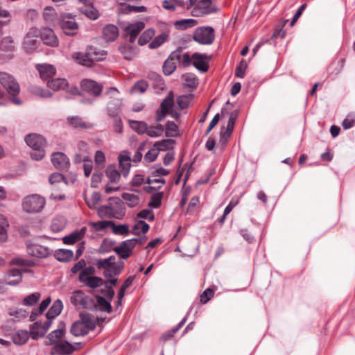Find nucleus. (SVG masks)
I'll return each instance as SVG.
<instances>
[{"label": "nucleus", "mask_w": 355, "mask_h": 355, "mask_svg": "<svg viewBox=\"0 0 355 355\" xmlns=\"http://www.w3.org/2000/svg\"><path fill=\"white\" fill-rule=\"evenodd\" d=\"M65 334L64 324H60V327L51 331L47 336L46 344L54 345L51 349V354H67L72 352L71 345L64 340Z\"/></svg>", "instance_id": "f257e3e1"}, {"label": "nucleus", "mask_w": 355, "mask_h": 355, "mask_svg": "<svg viewBox=\"0 0 355 355\" xmlns=\"http://www.w3.org/2000/svg\"><path fill=\"white\" fill-rule=\"evenodd\" d=\"M107 52L94 46H89L85 53H75L72 58L79 64L91 67L94 62H99L105 59Z\"/></svg>", "instance_id": "f03ea898"}, {"label": "nucleus", "mask_w": 355, "mask_h": 355, "mask_svg": "<svg viewBox=\"0 0 355 355\" xmlns=\"http://www.w3.org/2000/svg\"><path fill=\"white\" fill-rule=\"evenodd\" d=\"M24 140L26 144L33 149L31 153V157L33 159L39 161L44 157L46 154L44 147L46 143L42 135L31 133L26 135Z\"/></svg>", "instance_id": "7ed1b4c3"}, {"label": "nucleus", "mask_w": 355, "mask_h": 355, "mask_svg": "<svg viewBox=\"0 0 355 355\" xmlns=\"http://www.w3.org/2000/svg\"><path fill=\"white\" fill-rule=\"evenodd\" d=\"M0 83L6 89L10 96V100L14 104L21 105L22 102L20 98L17 97L20 88L14 77L8 73L0 72Z\"/></svg>", "instance_id": "20e7f679"}, {"label": "nucleus", "mask_w": 355, "mask_h": 355, "mask_svg": "<svg viewBox=\"0 0 355 355\" xmlns=\"http://www.w3.org/2000/svg\"><path fill=\"white\" fill-rule=\"evenodd\" d=\"M46 205V199L39 194H30L22 199V209L28 214L41 212Z\"/></svg>", "instance_id": "39448f33"}, {"label": "nucleus", "mask_w": 355, "mask_h": 355, "mask_svg": "<svg viewBox=\"0 0 355 355\" xmlns=\"http://www.w3.org/2000/svg\"><path fill=\"white\" fill-rule=\"evenodd\" d=\"M98 269H103V275L111 277L121 272L123 269L122 264L115 262V257L111 256L107 259H100L96 263Z\"/></svg>", "instance_id": "423d86ee"}, {"label": "nucleus", "mask_w": 355, "mask_h": 355, "mask_svg": "<svg viewBox=\"0 0 355 355\" xmlns=\"http://www.w3.org/2000/svg\"><path fill=\"white\" fill-rule=\"evenodd\" d=\"M193 38L200 44L209 45L215 38L214 30L210 26L198 27L195 30Z\"/></svg>", "instance_id": "0eeeda50"}, {"label": "nucleus", "mask_w": 355, "mask_h": 355, "mask_svg": "<svg viewBox=\"0 0 355 355\" xmlns=\"http://www.w3.org/2000/svg\"><path fill=\"white\" fill-rule=\"evenodd\" d=\"M174 95L172 92H168L167 96L162 102L159 108L157 110V121H162L167 114H171L173 117H178L179 114L173 113Z\"/></svg>", "instance_id": "6e6552de"}, {"label": "nucleus", "mask_w": 355, "mask_h": 355, "mask_svg": "<svg viewBox=\"0 0 355 355\" xmlns=\"http://www.w3.org/2000/svg\"><path fill=\"white\" fill-rule=\"evenodd\" d=\"M47 86L54 91L64 90L72 95L79 94L78 87L73 85H69L65 78H58L48 80Z\"/></svg>", "instance_id": "1a4fd4ad"}, {"label": "nucleus", "mask_w": 355, "mask_h": 355, "mask_svg": "<svg viewBox=\"0 0 355 355\" xmlns=\"http://www.w3.org/2000/svg\"><path fill=\"white\" fill-rule=\"evenodd\" d=\"M39 31L36 28H31L26 34L24 42L23 48L26 52L31 53L35 51L40 45L38 40Z\"/></svg>", "instance_id": "9d476101"}, {"label": "nucleus", "mask_w": 355, "mask_h": 355, "mask_svg": "<svg viewBox=\"0 0 355 355\" xmlns=\"http://www.w3.org/2000/svg\"><path fill=\"white\" fill-rule=\"evenodd\" d=\"M138 243L142 244L143 241L140 239H128L122 242L119 246L115 247L114 250L121 258L127 259L131 255L132 250Z\"/></svg>", "instance_id": "9b49d317"}, {"label": "nucleus", "mask_w": 355, "mask_h": 355, "mask_svg": "<svg viewBox=\"0 0 355 355\" xmlns=\"http://www.w3.org/2000/svg\"><path fill=\"white\" fill-rule=\"evenodd\" d=\"M60 27L67 35H75L78 29V26L73 17L69 15H63L60 19Z\"/></svg>", "instance_id": "f8f14e48"}, {"label": "nucleus", "mask_w": 355, "mask_h": 355, "mask_svg": "<svg viewBox=\"0 0 355 355\" xmlns=\"http://www.w3.org/2000/svg\"><path fill=\"white\" fill-rule=\"evenodd\" d=\"M26 251L29 255L37 258L46 257L51 253V250L47 247L39 245L33 241H28L26 243Z\"/></svg>", "instance_id": "ddd939ff"}, {"label": "nucleus", "mask_w": 355, "mask_h": 355, "mask_svg": "<svg viewBox=\"0 0 355 355\" xmlns=\"http://www.w3.org/2000/svg\"><path fill=\"white\" fill-rule=\"evenodd\" d=\"M216 11L217 8L213 3L208 0H200L198 2L192 12L193 16L198 17L214 13Z\"/></svg>", "instance_id": "4468645a"}, {"label": "nucleus", "mask_w": 355, "mask_h": 355, "mask_svg": "<svg viewBox=\"0 0 355 355\" xmlns=\"http://www.w3.org/2000/svg\"><path fill=\"white\" fill-rule=\"evenodd\" d=\"M51 325V321L46 320L45 322H36L33 324L31 327V334L33 339H38L39 338L43 337L49 330Z\"/></svg>", "instance_id": "2eb2a0df"}, {"label": "nucleus", "mask_w": 355, "mask_h": 355, "mask_svg": "<svg viewBox=\"0 0 355 355\" xmlns=\"http://www.w3.org/2000/svg\"><path fill=\"white\" fill-rule=\"evenodd\" d=\"M180 59V51L173 52L163 65V72L165 75L169 76L173 73L177 67L178 61Z\"/></svg>", "instance_id": "dca6fc26"}, {"label": "nucleus", "mask_w": 355, "mask_h": 355, "mask_svg": "<svg viewBox=\"0 0 355 355\" xmlns=\"http://www.w3.org/2000/svg\"><path fill=\"white\" fill-rule=\"evenodd\" d=\"M82 89L94 96H98L101 94L103 89V86L96 81L91 79H85L81 82Z\"/></svg>", "instance_id": "f3484780"}, {"label": "nucleus", "mask_w": 355, "mask_h": 355, "mask_svg": "<svg viewBox=\"0 0 355 355\" xmlns=\"http://www.w3.org/2000/svg\"><path fill=\"white\" fill-rule=\"evenodd\" d=\"M41 40L44 44L51 46H55L58 44V40L53 31L49 28L44 27L39 31Z\"/></svg>", "instance_id": "a211bd4d"}, {"label": "nucleus", "mask_w": 355, "mask_h": 355, "mask_svg": "<svg viewBox=\"0 0 355 355\" xmlns=\"http://www.w3.org/2000/svg\"><path fill=\"white\" fill-rule=\"evenodd\" d=\"M144 23L137 21L133 24H128L124 26V31L130 36L129 41L133 43L139 33L144 29Z\"/></svg>", "instance_id": "6ab92c4d"}, {"label": "nucleus", "mask_w": 355, "mask_h": 355, "mask_svg": "<svg viewBox=\"0 0 355 355\" xmlns=\"http://www.w3.org/2000/svg\"><path fill=\"white\" fill-rule=\"evenodd\" d=\"M51 162L58 169H66L69 166V159L65 154L55 152L51 155Z\"/></svg>", "instance_id": "aec40b11"}, {"label": "nucleus", "mask_w": 355, "mask_h": 355, "mask_svg": "<svg viewBox=\"0 0 355 355\" xmlns=\"http://www.w3.org/2000/svg\"><path fill=\"white\" fill-rule=\"evenodd\" d=\"M193 64L198 70L206 72L208 70L209 57L205 54L195 53L192 55Z\"/></svg>", "instance_id": "412c9836"}, {"label": "nucleus", "mask_w": 355, "mask_h": 355, "mask_svg": "<svg viewBox=\"0 0 355 355\" xmlns=\"http://www.w3.org/2000/svg\"><path fill=\"white\" fill-rule=\"evenodd\" d=\"M119 164L121 168V175L127 177L131 167L130 155L127 151H123L119 156Z\"/></svg>", "instance_id": "4be33fe9"}, {"label": "nucleus", "mask_w": 355, "mask_h": 355, "mask_svg": "<svg viewBox=\"0 0 355 355\" xmlns=\"http://www.w3.org/2000/svg\"><path fill=\"white\" fill-rule=\"evenodd\" d=\"M21 271L17 268H12L7 271L5 276V283L9 286H16L21 282Z\"/></svg>", "instance_id": "5701e85b"}, {"label": "nucleus", "mask_w": 355, "mask_h": 355, "mask_svg": "<svg viewBox=\"0 0 355 355\" xmlns=\"http://www.w3.org/2000/svg\"><path fill=\"white\" fill-rule=\"evenodd\" d=\"M36 69L42 80H48L52 78L56 73L54 66L49 64H38L36 65Z\"/></svg>", "instance_id": "b1692460"}, {"label": "nucleus", "mask_w": 355, "mask_h": 355, "mask_svg": "<svg viewBox=\"0 0 355 355\" xmlns=\"http://www.w3.org/2000/svg\"><path fill=\"white\" fill-rule=\"evenodd\" d=\"M88 297L81 291H76L72 293L71 302L76 306L86 308L87 306Z\"/></svg>", "instance_id": "393cba45"}, {"label": "nucleus", "mask_w": 355, "mask_h": 355, "mask_svg": "<svg viewBox=\"0 0 355 355\" xmlns=\"http://www.w3.org/2000/svg\"><path fill=\"white\" fill-rule=\"evenodd\" d=\"M92 328L85 321H77L73 324L71 333L75 336H82L87 334Z\"/></svg>", "instance_id": "a878e982"}, {"label": "nucleus", "mask_w": 355, "mask_h": 355, "mask_svg": "<svg viewBox=\"0 0 355 355\" xmlns=\"http://www.w3.org/2000/svg\"><path fill=\"white\" fill-rule=\"evenodd\" d=\"M79 280L88 287L92 288L99 287L103 284V279L96 276L87 277L83 275H79Z\"/></svg>", "instance_id": "bb28decb"}, {"label": "nucleus", "mask_w": 355, "mask_h": 355, "mask_svg": "<svg viewBox=\"0 0 355 355\" xmlns=\"http://www.w3.org/2000/svg\"><path fill=\"white\" fill-rule=\"evenodd\" d=\"M103 35L107 42H113L119 35L118 28L112 24L107 25L103 29Z\"/></svg>", "instance_id": "cd10ccee"}, {"label": "nucleus", "mask_w": 355, "mask_h": 355, "mask_svg": "<svg viewBox=\"0 0 355 355\" xmlns=\"http://www.w3.org/2000/svg\"><path fill=\"white\" fill-rule=\"evenodd\" d=\"M31 336V331L29 332L26 330H19L13 334L12 339L15 344L21 345L27 342Z\"/></svg>", "instance_id": "c85d7f7f"}, {"label": "nucleus", "mask_w": 355, "mask_h": 355, "mask_svg": "<svg viewBox=\"0 0 355 355\" xmlns=\"http://www.w3.org/2000/svg\"><path fill=\"white\" fill-rule=\"evenodd\" d=\"M105 174L110 183L117 184L119 182L121 172L120 173L114 165H109L105 170Z\"/></svg>", "instance_id": "c756f323"}, {"label": "nucleus", "mask_w": 355, "mask_h": 355, "mask_svg": "<svg viewBox=\"0 0 355 355\" xmlns=\"http://www.w3.org/2000/svg\"><path fill=\"white\" fill-rule=\"evenodd\" d=\"M86 232V227H82L80 230H76L69 235L64 237L63 241L65 244H73L80 240Z\"/></svg>", "instance_id": "7c9ffc66"}, {"label": "nucleus", "mask_w": 355, "mask_h": 355, "mask_svg": "<svg viewBox=\"0 0 355 355\" xmlns=\"http://www.w3.org/2000/svg\"><path fill=\"white\" fill-rule=\"evenodd\" d=\"M86 232V227H82L80 230H76L69 235L64 237L63 241L65 244H73L80 240Z\"/></svg>", "instance_id": "2f4dec72"}, {"label": "nucleus", "mask_w": 355, "mask_h": 355, "mask_svg": "<svg viewBox=\"0 0 355 355\" xmlns=\"http://www.w3.org/2000/svg\"><path fill=\"white\" fill-rule=\"evenodd\" d=\"M80 10L83 14H84L90 19L95 20L99 17V12L98 10L91 4L85 5L83 8H80Z\"/></svg>", "instance_id": "473e14b6"}, {"label": "nucleus", "mask_w": 355, "mask_h": 355, "mask_svg": "<svg viewBox=\"0 0 355 355\" xmlns=\"http://www.w3.org/2000/svg\"><path fill=\"white\" fill-rule=\"evenodd\" d=\"M73 251L65 249L58 250L55 253V257L59 261L67 262L71 259L73 257Z\"/></svg>", "instance_id": "72a5a7b5"}, {"label": "nucleus", "mask_w": 355, "mask_h": 355, "mask_svg": "<svg viewBox=\"0 0 355 355\" xmlns=\"http://www.w3.org/2000/svg\"><path fill=\"white\" fill-rule=\"evenodd\" d=\"M121 197L130 207H136L139 204V197L135 193H123Z\"/></svg>", "instance_id": "f704fd0d"}, {"label": "nucleus", "mask_w": 355, "mask_h": 355, "mask_svg": "<svg viewBox=\"0 0 355 355\" xmlns=\"http://www.w3.org/2000/svg\"><path fill=\"white\" fill-rule=\"evenodd\" d=\"M130 128L138 134H144L147 131V123L141 121L129 120Z\"/></svg>", "instance_id": "c9c22d12"}, {"label": "nucleus", "mask_w": 355, "mask_h": 355, "mask_svg": "<svg viewBox=\"0 0 355 355\" xmlns=\"http://www.w3.org/2000/svg\"><path fill=\"white\" fill-rule=\"evenodd\" d=\"M197 24V21L194 19H185L176 21L174 25L178 29L185 30L188 28L195 26Z\"/></svg>", "instance_id": "e433bc0d"}, {"label": "nucleus", "mask_w": 355, "mask_h": 355, "mask_svg": "<svg viewBox=\"0 0 355 355\" xmlns=\"http://www.w3.org/2000/svg\"><path fill=\"white\" fill-rule=\"evenodd\" d=\"M96 307L102 311L110 313L112 311V306L110 302L107 301L103 297H96Z\"/></svg>", "instance_id": "4c0bfd02"}, {"label": "nucleus", "mask_w": 355, "mask_h": 355, "mask_svg": "<svg viewBox=\"0 0 355 355\" xmlns=\"http://www.w3.org/2000/svg\"><path fill=\"white\" fill-rule=\"evenodd\" d=\"M66 222L63 217L55 218L51 225V229L54 232H60L65 227Z\"/></svg>", "instance_id": "58836bf2"}, {"label": "nucleus", "mask_w": 355, "mask_h": 355, "mask_svg": "<svg viewBox=\"0 0 355 355\" xmlns=\"http://www.w3.org/2000/svg\"><path fill=\"white\" fill-rule=\"evenodd\" d=\"M101 198V196L99 193L94 192L90 196H87L85 197V201L89 208L94 209L98 204Z\"/></svg>", "instance_id": "ea45409f"}, {"label": "nucleus", "mask_w": 355, "mask_h": 355, "mask_svg": "<svg viewBox=\"0 0 355 355\" xmlns=\"http://www.w3.org/2000/svg\"><path fill=\"white\" fill-rule=\"evenodd\" d=\"M162 7L168 10L174 11L178 7L183 6L182 0H164Z\"/></svg>", "instance_id": "a19ab883"}, {"label": "nucleus", "mask_w": 355, "mask_h": 355, "mask_svg": "<svg viewBox=\"0 0 355 355\" xmlns=\"http://www.w3.org/2000/svg\"><path fill=\"white\" fill-rule=\"evenodd\" d=\"M168 38L166 33H162L155 37V38L149 44L148 46L151 49H155L163 44Z\"/></svg>", "instance_id": "79ce46f5"}, {"label": "nucleus", "mask_w": 355, "mask_h": 355, "mask_svg": "<svg viewBox=\"0 0 355 355\" xmlns=\"http://www.w3.org/2000/svg\"><path fill=\"white\" fill-rule=\"evenodd\" d=\"M149 230V225L142 220H138L132 228V234H139L141 232L145 234Z\"/></svg>", "instance_id": "37998d69"}, {"label": "nucleus", "mask_w": 355, "mask_h": 355, "mask_svg": "<svg viewBox=\"0 0 355 355\" xmlns=\"http://www.w3.org/2000/svg\"><path fill=\"white\" fill-rule=\"evenodd\" d=\"M114 241L110 239H105L98 248V252L101 254L110 252L112 249L114 250Z\"/></svg>", "instance_id": "c03bdc74"}, {"label": "nucleus", "mask_w": 355, "mask_h": 355, "mask_svg": "<svg viewBox=\"0 0 355 355\" xmlns=\"http://www.w3.org/2000/svg\"><path fill=\"white\" fill-rule=\"evenodd\" d=\"M164 132V127L161 124L155 126H147V131L146 133L150 137H158L162 135Z\"/></svg>", "instance_id": "a18cd8bd"}, {"label": "nucleus", "mask_w": 355, "mask_h": 355, "mask_svg": "<svg viewBox=\"0 0 355 355\" xmlns=\"http://www.w3.org/2000/svg\"><path fill=\"white\" fill-rule=\"evenodd\" d=\"M149 173L152 177L162 178V176L167 175L169 173V171L164 168L160 165H155L149 168Z\"/></svg>", "instance_id": "49530a36"}, {"label": "nucleus", "mask_w": 355, "mask_h": 355, "mask_svg": "<svg viewBox=\"0 0 355 355\" xmlns=\"http://www.w3.org/2000/svg\"><path fill=\"white\" fill-rule=\"evenodd\" d=\"M155 31L152 28L145 31L139 38L138 43L139 45L143 46L147 44L155 35Z\"/></svg>", "instance_id": "de8ad7c7"}, {"label": "nucleus", "mask_w": 355, "mask_h": 355, "mask_svg": "<svg viewBox=\"0 0 355 355\" xmlns=\"http://www.w3.org/2000/svg\"><path fill=\"white\" fill-rule=\"evenodd\" d=\"M165 180L161 177L153 178V186H145L144 189L147 192H152L153 190L159 189L164 184Z\"/></svg>", "instance_id": "09e8293b"}, {"label": "nucleus", "mask_w": 355, "mask_h": 355, "mask_svg": "<svg viewBox=\"0 0 355 355\" xmlns=\"http://www.w3.org/2000/svg\"><path fill=\"white\" fill-rule=\"evenodd\" d=\"M235 121H236V116H234L232 115L229 119L226 130L224 132H223V131L220 132L221 139H223L225 137L226 138L225 139L226 140L227 138L231 135L233 128H234Z\"/></svg>", "instance_id": "8fccbe9b"}, {"label": "nucleus", "mask_w": 355, "mask_h": 355, "mask_svg": "<svg viewBox=\"0 0 355 355\" xmlns=\"http://www.w3.org/2000/svg\"><path fill=\"white\" fill-rule=\"evenodd\" d=\"M175 144L174 140L173 139H163L160 141H157L154 146L156 148L158 149V151L160 150H166L173 147Z\"/></svg>", "instance_id": "3c124183"}, {"label": "nucleus", "mask_w": 355, "mask_h": 355, "mask_svg": "<svg viewBox=\"0 0 355 355\" xmlns=\"http://www.w3.org/2000/svg\"><path fill=\"white\" fill-rule=\"evenodd\" d=\"M89 225L92 227L95 231H101L105 228L113 225L112 221L102 220L98 222H91Z\"/></svg>", "instance_id": "603ef678"}, {"label": "nucleus", "mask_w": 355, "mask_h": 355, "mask_svg": "<svg viewBox=\"0 0 355 355\" xmlns=\"http://www.w3.org/2000/svg\"><path fill=\"white\" fill-rule=\"evenodd\" d=\"M119 49L124 58L128 60H131L137 53L135 49L128 45L121 46Z\"/></svg>", "instance_id": "864d4df0"}, {"label": "nucleus", "mask_w": 355, "mask_h": 355, "mask_svg": "<svg viewBox=\"0 0 355 355\" xmlns=\"http://www.w3.org/2000/svg\"><path fill=\"white\" fill-rule=\"evenodd\" d=\"M31 92L42 98H51L53 96L52 92L49 90L37 86L32 87Z\"/></svg>", "instance_id": "5fc2aeb1"}, {"label": "nucleus", "mask_w": 355, "mask_h": 355, "mask_svg": "<svg viewBox=\"0 0 355 355\" xmlns=\"http://www.w3.org/2000/svg\"><path fill=\"white\" fill-rule=\"evenodd\" d=\"M162 197V192L153 194L150 198V202H148V207L155 209L158 208L161 205Z\"/></svg>", "instance_id": "6e6d98bb"}, {"label": "nucleus", "mask_w": 355, "mask_h": 355, "mask_svg": "<svg viewBox=\"0 0 355 355\" xmlns=\"http://www.w3.org/2000/svg\"><path fill=\"white\" fill-rule=\"evenodd\" d=\"M183 78L185 81V85L189 87L194 88L198 84V78L193 73H187L183 76Z\"/></svg>", "instance_id": "4d7b16f0"}, {"label": "nucleus", "mask_w": 355, "mask_h": 355, "mask_svg": "<svg viewBox=\"0 0 355 355\" xmlns=\"http://www.w3.org/2000/svg\"><path fill=\"white\" fill-rule=\"evenodd\" d=\"M8 313L18 320L26 318L28 315V312L23 309H12Z\"/></svg>", "instance_id": "13d9d810"}, {"label": "nucleus", "mask_w": 355, "mask_h": 355, "mask_svg": "<svg viewBox=\"0 0 355 355\" xmlns=\"http://www.w3.org/2000/svg\"><path fill=\"white\" fill-rule=\"evenodd\" d=\"M40 298V293H34L26 296L23 300V304L26 306H33L35 304Z\"/></svg>", "instance_id": "bf43d9fd"}, {"label": "nucleus", "mask_w": 355, "mask_h": 355, "mask_svg": "<svg viewBox=\"0 0 355 355\" xmlns=\"http://www.w3.org/2000/svg\"><path fill=\"white\" fill-rule=\"evenodd\" d=\"M15 46L13 40L10 37H6L1 40V49L3 51H14Z\"/></svg>", "instance_id": "052dcab7"}, {"label": "nucleus", "mask_w": 355, "mask_h": 355, "mask_svg": "<svg viewBox=\"0 0 355 355\" xmlns=\"http://www.w3.org/2000/svg\"><path fill=\"white\" fill-rule=\"evenodd\" d=\"M193 98V94L182 95L178 98V104L180 109H184L188 107Z\"/></svg>", "instance_id": "680f3d73"}, {"label": "nucleus", "mask_w": 355, "mask_h": 355, "mask_svg": "<svg viewBox=\"0 0 355 355\" xmlns=\"http://www.w3.org/2000/svg\"><path fill=\"white\" fill-rule=\"evenodd\" d=\"M112 231L115 234L127 235L129 233V227L127 225H115L113 223Z\"/></svg>", "instance_id": "e2e57ef3"}, {"label": "nucleus", "mask_w": 355, "mask_h": 355, "mask_svg": "<svg viewBox=\"0 0 355 355\" xmlns=\"http://www.w3.org/2000/svg\"><path fill=\"white\" fill-rule=\"evenodd\" d=\"M148 86V83L146 81H144V80L138 81L132 87L131 91H132V92H134V93L142 94L146 91Z\"/></svg>", "instance_id": "0e129e2a"}, {"label": "nucleus", "mask_w": 355, "mask_h": 355, "mask_svg": "<svg viewBox=\"0 0 355 355\" xmlns=\"http://www.w3.org/2000/svg\"><path fill=\"white\" fill-rule=\"evenodd\" d=\"M178 128L174 122H168L166 128V135L167 137H175L178 135Z\"/></svg>", "instance_id": "69168bd1"}, {"label": "nucleus", "mask_w": 355, "mask_h": 355, "mask_svg": "<svg viewBox=\"0 0 355 355\" xmlns=\"http://www.w3.org/2000/svg\"><path fill=\"white\" fill-rule=\"evenodd\" d=\"M355 124V114L350 113L343 120L342 125L345 130L352 128Z\"/></svg>", "instance_id": "338daca9"}, {"label": "nucleus", "mask_w": 355, "mask_h": 355, "mask_svg": "<svg viewBox=\"0 0 355 355\" xmlns=\"http://www.w3.org/2000/svg\"><path fill=\"white\" fill-rule=\"evenodd\" d=\"M84 173L86 177L89 176L93 168V162L88 157H85L83 159Z\"/></svg>", "instance_id": "774afa93"}]
</instances>
